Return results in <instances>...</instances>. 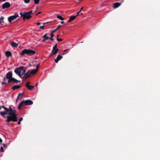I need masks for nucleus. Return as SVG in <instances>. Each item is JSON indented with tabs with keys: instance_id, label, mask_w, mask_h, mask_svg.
<instances>
[{
	"instance_id": "8",
	"label": "nucleus",
	"mask_w": 160,
	"mask_h": 160,
	"mask_svg": "<svg viewBox=\"0 0 160 160\" xmlns=\"http://www.w3.org/2000/svg\"><path fill=\"white\" fill-rule=\"evenodd\" d=\"M58 51L59 49L57 48V45H55L53 47L52 50V52L51 54V55H55L56 54Z\"/></svg>"
},
{
	"instance_id": "20",
	"label": "nucleus",
	"mask_w": 160,
	"mask_h": 160,
	"mask_svg": "<svg viewBox=\"0 0 160 160\" xmlns=\"http://www.w3.org/2000/svg\"><path fill=\"white\" fill-rule=\"evenodd\" d=\"M11 45L12 47L15 48L17 47L18 46V44L17 43L15 42H11Z\"/></svg>"
},
{
	"instance_id": "50",
	"label": "nucleus",
	"mask_w": 160,
	"mask_h": 160,
	"mask_svg": "<svg viewBox=\"0 0 160 160\" xmlns=\"http://www.w3.org/2000/svg\"><path fill=\"white\" fill-rule=\"evenodd\" d=\"M1 107H0V110H1Z\"/></svg>"
},
{
	"instance_id": "35",
	"label": "nucleus",
	"mask_w": 160,
	"mask_h": 160,
	"mask_svg": "<svg viewBox=\"0 0 160 160\" xmlns=\"http://www.w3.org/2000/svg\"><path fill=\"white\" fill-rule=\"evenodd\" d=\"M23 120V118H21L19 120V121L21 122V121H22Z\"/></svg>"
},
{
	"instance_id": "33",
	"label": "nucleus",
	"mask_w": 160,
	"mask_h": 160,
	"mask_svg": "<svg viewBox=\"0 0 160 160\" xmlns=\"http://www.w3.org/2000/svg\"><path fill=\"white\" fill-rule=\"evenodd\" d=\"M44 26H41L39 27V28L41 29H43Z\"/></svg>"
},
{
	"instance_id": "10",
	"label": "nucleus",
	"mask_w": 160,
	"mask_h": 160,
	"mask_svg": "<svg viewBox=\"0 0 160 160\" xmlns=\"http://www.w3.org/2000/svg\"><path fill=\"white\" fill-rule=\"evenodd\" d=\"M20 81L16 80V79L12 78L8 80V83L12 82L13 83H17L19 82Z\"/></svg>"
},
{
	"instance_id": "13",
	"label": "nucleus",
	"mask_w": 160,
	"mask_h": 160,
	"mask_svg": "<svg viewBox=\"0 0 160 160\" xmlns=\"http://www.w3.org/2000/svg\"><path fill=\"white\" fill-rule=\"evenodd\" d=\"M12 72H9L7 73L6 74V78L7 79L9 80V79H10L11 78H12Z\"/></svg>"
},
{
	"instance_id": "19",
	"label": "nucleus",
	"mask_w": 160,
	"mask_h": 160,
	"mask_svg": "<svg viewBox=\"0 0 160 160\" xmlns=\"http://www.w3.org/2000/svg\"><path fill=\"white\" fill-rule=\"evenodd\" d=\"M0 114L2 116V117L4 118H6V117L5 116V115L6 114H7V111L5 112H0Z\"/></svg>"
},
{
	"instance_id": "37",
	"label": "nucleus",
	"mask_w": 160,
	"mask_h": 160,
	"mask_svg": "<svg viewBox=\"0 0 160 160\" xmlns=\"http://www.w3.org/2000/svg\"><path fill=\"white\" fill-rule=\"evenodd\" d=\"M5 82V81H4V82H2V85H3L6 84Z\"/></svg>"
},
{
	"instance_id": "23",
	"label": "nucleus",
	"mask_w": 160,
	"mask_h": 160,
	"mask_svg": "<svg viewBox=\"0 0 160 160\" xmlns=\"http://www.w3.org/2000/svg\"><path fill=\"white\" fill-rule=\"evenodd\" d=\"M57 18L61 20H64V18L61 16L59 15L57 16Z\"/></svg>"
},
{
	"instance_id": "40",
	"label": "nucleus",
	"mask_w": 160,
	"mask_h": 160,
	"mask_svg": "<svg viewBox=\"0 0 160 160\" xmlns=\"http://www.w3.org/2000/svg\"><path fill=\"white\" fill-rule=\"evenodd\" d=\"M20 122H21L20 121H19V122H18V124L19 125V124H20Z\"/></svg>"
},
{
	"instance_id": "7",
	"label": "nucleus",
	"mask_w": 160,
	"mask_h": 160,
	"mask_svg": "<svg viewBox=\"0 0 160 160\" xmlns=\"http://www.w3.org/2000/svg\"><path fill=\"white\" fill-rule=\"evenodd\" d=\"M39 64H38L36 66V68L34 69H32L31 70H29V71L30 72V75H34L36 74L39 68Z\"/></svg>"
},
{
	"instance_id": "25",
	"label": "nucleus",
	"mask_w": 160,
	"mask_h": 160,
	"mask_svg": "<svg viewBox=\"0 0 160 160\" xmlns=\"http://www.w3.org/2000/svg\"><path fill=\"white\" fill-rule=\"evenodd\" d=\"M53 32H52L51 33V37L50 38V40L51 41H52L53 40V37H54V35L53 34Z\"/></svg>"
},
{
	"instance_id": "15",
	"label": "nucleus",
	"mask_w": 160,
	"mask_h": 160,
	"mask_svg": "<svg viewBox=\"0 0 160 160\" xmlns=\"http://www.w3.org/2000/svg\"><path fill=\"white\" fill-rule=\"evenodd\" d=\"M62 58V57L60 55H58L57 58L55 60V62L56 63H58L59 60H61Z\"/></svg>"
},
{
	"instance_id": "43",
	"label": "nucleus",
	"mask_w": 160,
	"mask_h": 160,
	"mask_svg": "<svg viewBox=\"0 0 160 160\" xmlns=\"http://www.w3.org/2000/svg\"><path fill=\"white\" fill-rule=\"evenodd\" d=\"M64 21H61V23L62 24H63V23H64Z\"/></svg>"
},
{
	"instance_id": "3",
	"label": "nucleus",
	"mask_w": 160,
	"mask_h": 160,
	"mask_svg": "<svg viewBox=\"0 0 160 160\" xmlns=\"http://www.w3.org/2000/svg\"><path fill=\"white\" fill-rule=\"evenodd\" d=\"M14 72L17 75L21 78H22V77L25 72V71L23 67H21L16 69Z\"/></svg>"
},
{
	"instance_id": "18",
	"label": "nucleus",
	"mask_w": 160,
	"mask_h": 160,
	"mask_svg": "<svg viewBox=\"0 0 160 160\" xmlns=\"http://www.w3.org/2000/svg\"><path fill=\"white\" fill-rule=\"evenodd\" d=\"M43 39L42 40V41L43 42H44L47 40H48L49 38V37L47 36V34H46L43 36Z\"/></svg>"
},
{
	"instance_id": "49",
	"label": "nucleus",
	"mask_w": 160,
	"mask_h": 160,
	"mask_svg": "<svg viewBox=\"0 0 160 160\" xmlns=\"http://www.w3.org/2000/svg\"><path fill=\"white\" fill-rule=\"evenodd\" d=\"M82 13H80V14H81V15H82Z\"/></svg>"
},
{
	"instance_id": "41",
	"label": "nucleus",
	"mask_w": 160,
	"mask_h": 160,
	"mask_svg": "<svg viewBox=\"0 0 160 160\" xmlns=\"http://www.w3.org/2000/svg\"><path fill=\"white\" fill-rule=\"evenodd\" d=\"M2 142V139L0 138V142Z\"/></svg>"
},
{
	"instance_id": "21",
	"label": "nucleus",
	"mask_w": 160,
	"mask_h": 160,
	"mask_svg": "<svg viewBox=\"0 0 160 160\" xmlns=\"http://www.w3.org/2000/svg\"><path fill=\"white\" fill-rule=\"evenodd\" d=\"M21 87L19 85H16L13 86L12 88V89L13 90H14L16 89L19 88Z\"/></svg>"
},
{
	"instance_id": "44",
	"label": "nucleus",
	"mask_w": 160,
	"mask_h": 160,
	"mask_svg": "<svg viewBox=\"0 0 160 160\" xmlns=\"http://www.w3.org/2000/svg\"><path fill=\"white\" fill-rule=\"evenodd\" d=\"M6 80V78H5V77H4V81H5Z\"/></svg>"
},
{
	"instance_id": "32",
	"label": "nucleus",
	"mask_w": 160,
	"mask_h": 160,
	"mask_svg": "<svg viewBox=\"0 0 160 160\" xmlns=\"http://www.w3.org/2000/svg\"><path fill=\"white\" fill-rule=\"evenodd\" d=\"M32 11L31 10L28 12H27V13L29 15H30V14H31L32 13Z\"/></svg>"
},
{
	"instance_id": "28",
	"label": "nucleus",
	"mask_w": 160,
	"mask_h": 160,
	"mask_svg": "<svg viewBox=\"0 0 160 160\" xmlns=\"http://www.w3.org/2000/svg\"><path fill=\"white\" fill-rule=\"evenodd\" d=\"M24 1L25 3H28L30 1V0H24Z\"/></svg>"
},
{
	"instance_id": "4",
	"label": "nucleus",
	"mask_w": 160,
	"mask_h": 160,
	"mask_svg": "<svg viewBox=\"0 0 160 160\" xmlns=\"http://www.w3.org/2000/svg\"><path fill=\"white\" fill-rule=\"evenodd\" d=\"M33 102L31 100H26L22 101L19 105L18 109L20 110L22 107L24 105H29L32 104Z\"/></svg>"
},
{
	"instance_id": "22",
	"label": "nucleus",
	"mask_w": 160,
	"mask_h": 160,
	"mask_svg": "<svg viewBox=\"0 0 160 160\" xmlns=\"http://www.w3.org/2000/svg\"><path fill=\"white\" fill-rule=\"evenodd\" d=\"M23 98L22 93H19L18 94V96L17 98V100L20 99L21 100Z\"/></svg>"
},
{
	"instance_id": "42",
	"label": "nucleus",
	"mask_w": 160,
	"mask_h": 160,
	"mask_svg": "<svg viewBox=\"0 0 160 160\" xmlns=\"http://www.w3.org/2000/svg\"><path fill=\"white\" fill-rule=\"evenodd\" d=\"M4 147H6V145L5 144H4L3 145Z\"/></svg>"
},
{
	"instance_id": "31",
	"label": "nucleus",
	"mask_w": 160,
	"mask_h": 160,
	"mask_svg": "<svg viewBox=\"0 0 160 160\" xmlns=\"http://www.w3.org/2000/svg\"><path fill=\"white\" fill-rule=\"evenodd\" d=\"M57 41H61L62 40V39H61V38H57Z\"/></svg>"
},
{
	"instance_id": "11",
	"label": "nucleus",
	"mask_w": 160,
	"mask_h": 160,
	"mask_svg": "<svg viewBox=\"0 0 160 160\" xmlns=\"http://www.w3.org/2000/svg\"><path fill=\"white\" fill-rule=\"evenodd\" d=\"M30 82H27L26 84V87L28 89L31 90L34 88V86L30 85Z\"/></svg>"
},
{
	"instance_id": "2",
	"label": "nucleus",
	"mask_w": 160,
	"mask_h": 160,
	"mask_svg": "<svg viewBox=\"0 0 160 160\" xmlns=\"http://www.w3.org/2000/svg\"><path fill=\"white\" fill-rule=\"evenodd\" d=\"M35 53V51L34 50L30 49H25L21 51L20 55L22 56H24L25 55L31 56L34 54Z\"/></svg>"
},
{
	"instance_id": "12",
	"label": "nucleus",
	"mask_w": 160,
	"mask_h": 160,
	"mask_svg": "<svg viewBox=\"0 0 160 160\" xmlns=\"http://www.w3.org/2000/svg\"><path fill=\"white\" fill-rule=\"evenodd\" d=\"M24 74H24V76L22 78L23 79V80L26 79L27 78L29 77L30 75V72L29 71V70L27 72L25 73Z\"/></svg>"
},
{
	"instance_id": "38",
	"label": "nucleus",
	"mask_w": 160,
	"mask_h": 160,
	"mask_svg": "<svg viewBox=\"0 0 160 160\" xmlns=\"http://www.w3.org/2000/svg\"><path fill=\"white\" fill-rule=\"evenodd\" d=\"M6 1V0H0V2H5Z\"/></svg>"
},
{
	"instance_id": "26",
	"label": "nucleus",
	"mask_w": 160,
	"mask_h": 160,
	"mask_svg": "<svg viewBox=\"0 0 160 160\" xmlns=\"http://www.w3.org/2000/svg\"><path fill=\"white\" fill-rule=\"evenodd\" d=\"M3 23V18H0V24H2Z\"/></svg>"
},
{
	"instance_id": "29",
	"label": "nucleus",
	"mask_w": 160,
	"mask_h": 160,
	"mask_svg": "<svg viewBox=\"0 0 160 160\" xmlns=\"http://www.w3.org/2000/svg\"><path fill=\"white\" fill-rule=\"evenodd\" d=\"M4 150L3 149V147H1V150H0V152H4Z\"/></svg>"
},
{
	"instance_id": "30",
	"label": "nucleus",
	"mask_w": 160,
	"mask_h": 160,
	"mask_svg": "<svg viewBox=\"0 0 160 160\" xmlns=\"http://www.w3.org/2000/svg\"><path fill=\"white\" fill-rule=\"evenodd\" d=\"M1 107L3 108L6 111L8 110V108L6 107H4L3 106H2Z\"/></svg>"
},
{
	"instance_id": "5",
	"label": "nucleus",
	"mask_w": 160,
	"mask_h": 160,
	"mask_svg": "<svg viewBox=\"0 0 160 160\" xmlns=\"http://www.w3.org/2000/svg\"><path fill=\"white\" fill-rule=\"evenodd\" d=\"M20 14L21 16V17H22L23 20H25L26 19H29L32 17L30 15H29L27 12H20Z\"/></svg>"
},
{
	"instance_id": "27",
	"label": "nucleus",
	"mask_w": 160,
	"mask_h": 160,
	"mask_svg": "<svg viewBox=\"0 0 160 160\" xmlns=\"http://www.w3.org/2000/svg\"><path fill=\"white\" fill-rule=\"evenodd\" d=\"M35 4H38L40 1V0H34Z\"/></svg>"
},
{
	"instance_id": "9",
	"label": "nucleus",
	"mask_w": 160,
	"mask_h": 160,
	"mask_svg": "<svg viewBox=\"0 0 160 160\" xmlns=\"http://www.w3.org/2000/svg\"><path fill=\"white\" fill-rule=\"evenodd\" d=\"M11 6L9 2H6L2 5V8L3 9L9 8Z\"/></svg>"
},
{
	"instance_id": "16",
	"label": "nucleus",
	"mask_w": 160,
	"mask_h": 160,
	"mask_svg": "<svg viewBox=\"0 0 160 160\" xmlns=\"http://www.w3.org/2000/svg\"><path fill=\"white\" fill-rule=\"evenodd\" d=\"M5 55L8 58H9L12 56V54L11 52L9 51H6L5 52Z\"/></svg>"
},
{
	"instance_id": "36",
	"label": "nucleus",
	"mask_w": 160,
	"mask_h": 160,
	"mask_svg": "<svg viewBox=\"0 0 160 160\" xmlns=\"http://www.w3.org/2000/svg\"><path fill=\"white\" fill-rule=\"evenodd\" d=\"M37 24L38 25H39L41 24V23L40 22H38L37 23Z\"/></svg>"
},
{
	"instance_id": "45",
	"label": "nucleus",
	"mask_w": 160,
	"mask_h": 160,
	"mask_svg": "<svg viewBox=\"0 0 160 160\" xmlns=\"http://www.w3.org/2000/svg\"><path fill=\"white\" fill-rule=\"evenodd\" d=\"M83 8V7H82V8H81V9H80V12L81 11V10H82V9Z\"/></svg>"
},
{
	"instance_id": "1",
	"label": "nucleus",
	"mask_w": 160,
	"mask_h": 160,
	"mask_svg": "<svg viewBox=\"0 0 160 160\" xmlns=\"http://www.w3.org/2000/svg\"><path fill=\"white\" fill-rule=\"evenodd\" d=\"M6 111L7 114L10 115L7 117L6 122H9L11 121L15 122L18 120V118L16 114V111L12 110V108L10 107L9 109H8Z\"/></svg>"
},
{
	"instance_id": "48",
	"label": "nucleus",
	"mask_w": 160,
	"mask_h": 160,
	"mask_svg": "<svg viewBox=\"0 0 160 160\" xmlns=\"http://www.w3.org/2000/svg\"><path fill=\"white\" fill-rule=\"evenodd\" d=\"M67 50V49H66V50H64V51L65 52V51H66Z\"/></svg>"
},
{
	"instance_id": "17",
	"label": "nucleus",
	"mask_w": 160,
	"mask_h": 160,
	"mask_svg": "<svg viewBox=\"0 0 160 160\" xmlns=\"http://www.w3.org/2000/svg\"><path fill=\"white\" fill-rule=\"evenodd\" d=\"M77 15L73 16H71L69 20L68 21V22H70L74 20L76 17Z\"/></svg>"
},
{
	"instance_id": "47",
	"label": "nucleus",
	"mask_w": 160,
	"mask_h": 160,
	"mask_svg": "<svg viewBox=\"0 0 160 160\" xmlns=\"http://www.w3.org/2000/svg\"><path fill=\"white\" fill-rule=\"evenodd\" d=\"M58 37H59V35H57V38H58Z\"/></svg>"
},
{
	"instance_id": "34",
	"label": "nucleus",
	"mask_w": 160,
	"mask_h": 160,
	"mask_svg": "<svg viewBox=\"0 0 160 160\" xmlns=\"http://www.w3.org/2000/svg\"><path fill=\"white\" fill-rule=\"evenodd\" d=\"M80 11H79V12H77V15H77V16L79 14V13H80Z\"/></svg>"
},
{
	"instance_id": "14",
	"label": "nucleus",
	"mask_w": 160,
	"mask_h": 160,
	"mask_svg": "<svg viewBox=\"0 0 160 160\" xmlns=\"http://www.w3.org/2000/svg\"><path fill=\"white\" fill-rule=\"evenodd\" d=\"M113 8H116L118 7H119V6H120L121 4V2H116L113 3Z\"/></svg>"
},
{
	"instance_id": "39",
	"label": "nucleus",
	"mask_w": 160,
	"mask_h": 160,
	"mask_svg": "<svg viewBox=\"0 0 160 160\" xmlns=\"http://www.w3.org/2000/svg\"><path fill=\"white\" fill-rule=\"evenodd\" d=\"M41 13V12H38V13H37V14H36V15H38V14H39L40 13Z\"/></svg>"
},
{
	"instance_id": "46",
	"label": "nucleus",
	"mask_w": 160,
	"mask_h": 160,
	"mask_svg": "<svg viewBox=\"0 0 160 160\" xmlns=\"http://www.w3.org/2000/svg\"><path fill=\"white\" fill-rule=\"evenodd\" d=\"M48 23V22H46V23H43V24H45V23Z\"/></svg>"
},
{
	"instance_id": "6",
	"label": "nucleus",
	"mask_w": 160,
	"mask_h": 160,
	"mask_svg": "<svg viewBox=\"0 0 160 160\" xmlns=\"http://www.w3.org/2000/svg\"><path fill=\"white\" fill-rule=\"evenodd\" d=\"M18 17V13H15L14 15L11 16L8 18V21L9 22H11L12 21L16 19Z\"/></svg>"
},
{
	"instance_id": "24",
	"label": "nucleus",
	"mask_w": 160,
	"mask_h": 160,
	"mask_svg": "<svg viewBox=\"0 0 160 160\" xmlns=\"http://www.w3.org/2000/svg\"><path fill=\"white\" fill-rule=\"evenodd\" d=\"M61 27V25H60L58 26V27L54 30L52 31V32H54L57 31L60 27Z\"/></svg>"
}]
</instances>
